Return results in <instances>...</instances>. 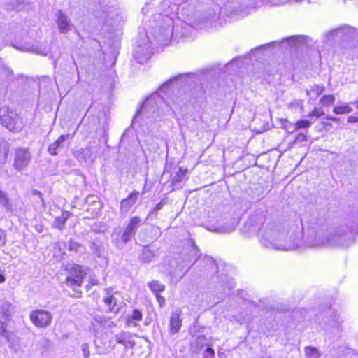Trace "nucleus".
<instances>
[{"instance_id": "obj_36", "label": "nucleus", "mask_w": 358, "mask_h": 358, "mask_svg": "<svg viewBox=\"0 0 358 358\" xmlns=\"http://www.w3.org/2000/svg\"><path fill=\"white\" fill-rule=\"evenodd\" d=\"M194 250H196V253L198 255V259H199L201 256V253H200L199 248H197V246L196 245V244L194 242H192L191 243L190 246L188 248V252L186 254H187V255H189L190 257H194Z\"/></svg>"}, {"instance_id": "obj_13", "label": "nucleus", "mask_w": 358, "mask_h": 358, "mask_svg": "<svg viewBox=\"0 0 358 358\" xmlns=\"http://www.w3.org/2000/svg\"><path fill=\"white\" fill-rule=\"evenodd\" d=\"M181 310H176L171 313L169 321V331L171 334H177L182 325V319L180 318Z\"/></svg>"}, {"instance_id": "obj_17", "label": "nucleus", "mask_w": 358, "mask_h": 358, "mask_svg": "<svg viewBox=\"0 0 358 358\" xmlns=\"http://www.w3.org/2000/svg\"><path fill=\"white\" fill-rule=\"evenodd\" d=\"M170 266L171 270L169 273L171 278L175 279L176 280H180L183 276L179 275L178 274V271H180L182 268H183L184 264H182V263H181L180 260L173 261L171 262Z\"/></svg>"}, {"instance_id": "obj_54", "label": "nucleus", "mask_w": 358, "mask_h": 358, "mask_svg": "<svg viewBox=\"0 0 358 358\" xmlns=\"http://www.w3.org/2000/svg\"><path fill=\"white\" fill-rule=\"evenodd\" d=\"M93 284H94V285H96V282H95V281H93Z\"/></svg>"}, {"instance_id": "obj_6", "label": "nucleus", "mask_w": 358, "mask_h": 358, "mask_svg": "<svg viewBox=\"0 0 358 358\" xmlns=\"http://www.w3.org/2000/svg\"><path fill=\"white\" fill-rule=\"evenodd\" d=\"M52 319L51 313L44 310H36L30 314V320L35 326L40 328L48 327L51 324Z\"/></svg>"}, {"instance_id": "obj_39", "label": "nucleus", "mask_w": 358, "mask_h": 358, "mask_svg": "<svg viewBox=\"0 0 358 358\" xmlns=\"http://www.w3.org/2000/svg\"><path fill=\"white\" fill-rule=\"evenodd\" d=\"M324 114V111L321 109L315 108L309 115V117H320Z\"/></svg>"}, {"instance_id": "obj_44", "label": "nucleus", "mask_w": 358, "mask_h": 358, "mask_svg": "<svg viewBox=\"0 0 358 358\" xmlns=\"http://www.w3.org/2000/svg\"><path fill=\"white\" fill-rule=\"evenodd\" d=\"M158 302L159 303L160 306H162L165 303V299L164 297L159 295V294H156Z\"/></svg>"}, {"instance_id": "obj_27", "label": "nucleus", "mask_w": 358, "mask_h": 358, "mask_svg": "<svg viewBox=\"0 0 358 358\" xmlns=\"http://www.w3.org/2000/svg\"><path fill=\"white\" fill-rule=\"evenodd\" d=\"M82 154L84 155L85 161L94 162L96 155L93 154L91 147H87L82 150Z\"/></svg>"}, {"instance_id": "obj_45", "label": "nucleus", "mask_w": 358, "mask_h": 358, "mask_svg": "<svg viewBox=\"0 0 358 358\" xmlns=\"http://www.w3.org/2000/svg\"><path fill=\"white\" fill-rule=\"evenodd\" d=\"M348 122L350 123L358 122V117L349 116L348 117Z\"/></svg>"}, {"instance_id": "obj_4", "label": "nucleus", "mask_w": 358, "mask_h": 358, "mask_svg": "<svg viewBox=\"0 0 358 358\" xmlns=\"http://www.w3.org/2000/svg\"><path fill=\"white\" fill-rule=\"evenodd\" d=\"M0 120L1 124L11 131L19 132L24 126L23 120L6 107L0 109Z\"/></svg>"}, {"instance_id": "obj_29", "label": "nucleus", "mask_w": 358, "mask_h": 358, "mask_svg": "<svg viewBox=\"0 0 358 358\" xmlns=\"http://www.w3.org/2000/svg\"><path fill=\"white\" fill-rule=\"evenodd\" d=\"M303 36L301 35H295L285 38V40L287 41L289 44L291 45H296L299 43H301L303 41Z\"/></svg>"}, {"instance_id": "obj_24", "label": "nucleus", "mask_w": 358, "mask_h": 358, "mask_svg": "<svg viewBox=\"0 0 358 358\" xmlns=\"http://www.w3.org/2000/svg\"><path fill=\"white\" fill-rule=\"evenodd\" d=\"M0 204L5 207L7 210H10L12 208L10 199L7 194L0 189Z\"/></svg>"}, {"instance_id": "obj_14", "label": "nucleus", "mask_w": 358, "mask_h": 358, "mask_svg": "<svg viewBox=\"0 0 358 358\" xmlns=\"http://www.w3.org/2000/svg\"><path fill=\"white\" fill-rule=\"evenodd\" d=\"M194 257H190L187 254H185L182 256L181 259L180 260L182 264H184L183 268H182L180 271H178V274L180 276H184L185 274L189 271V269L194 265V264L198 259V255L196 253V250H194Z\"/></svg>"}, {"instance_id": "obj_9", "label": "nucleus", "mask_w": 358, "mask_h": 358, "mask_svg": "<svg viewBox=\"0 0 358 358\" xmlns=\"http://www.w3.org/2000/svg\"><path fill=\"white\" fill-rule=\"evenodd\" d=\"M103 303L108 308L110 312L117 313L119 310V308L117 304V299L116 298L117 292H114L113 288H105L103 289Z\"/></svg>"}, {"instance_id": "obj_20", "label": "nucleus", "mask_w": 358, "mask_h": 358, "mask_svg": "<svg viewBox=\"0 0 358 358\" xmlns=\"http://www.w3.org/2000/svg\"><path fill=\"white\" fill-rule=\"evenodd\" d=\"M37 348L40 350L41 353H44L46 352L50 345V341L48 339L45 338H41L37 340L36 343Z\"/></svg>"}, {"instance_id": "obj_5", "label": "nucleus", "mask_w": 358, "mask_h": 358, "mask_svg": "<svg viewBox=\"0 0 358 358\" xmlns=\"http://www.w3.org/2000/svg\"><path fill=\"white\" fill-rule=\"evenodd\" d=\"M66 270L68 271L69 275L66 277L65 283L68 287L77 291L78 288L80 287L87 274L86 269L80 265L69 264L66 266Z\"/></svg>"}, {"instance_id": "obj_37", "label": "nucleus", "mask_w": 358, "mask_h": 358, "mask_svg": "<svg viewBox=\"0 0 358 358\" xmlns=\"http://www.w3.org/2000/svg\"><path fill=\"white\" fill-rule=\"evenodd\" d=\"M91 250L94 255L96 257H100L102 254V248L101 245H98L96 243H92L91 244Z\"/></svg>"}, {"instance_id": "obj_15", "label": "nucleus", "mask_w": 358, "mask_h": 358, "mask_svg": "<svg viewBox=\"0 0 358 358\" xmlns=\"http://www.w3.org/2000/svg\"><path fill=\"white\" fill-rule=\"evenodd\" d=\"M69 138H72L69 134L62 135L55 142L48 147V152L52 155H57L58 150L64 147V141Z\"/></svg>"}, {"instance_id": "obj_55", "label": "nucleus", "mask_w": 358, "mask_h": 358, "mask_svg": "<svg viewBox=\"0 0 358 358\" xmlns=\"http://www.w3.org/2000/svg\"><path fill=\"white\" fill-rule=\"evenodd\" d=\"M357 108H358V104H357Z\"/></svg>"}, {"instance_id": "obj_42", "label": "nucleus", "mask_w": 358, "mask_h": 358, "mask_svg": "<svg viewBox=\"0 0 358 358\" xmlns=\"http://www.w3.org/2000/svg\"><path fill=\"white\" fill-rule=\"evenodd\" d=\"M306 140V136L303 134H299L295 138V142H303Z\"/></svg>"}, {"instance_id": "obj_33", "label": "nucleus", "mask_w": 358, "mask_h": 358, "mask_svg": "<svg viewBox=\"0 0 358 358\" xmlns=\"http://www.w3.org/2000/svg\"><path fill=\"white\" fill-rule=\"evenodd\" d=\"M142 318H143L142 313L139 310L135 309L133 310L131 315L127 318V322L129 323L131 320H133L135 321H141V320H142Z\"/></svg>"}, {"instance_id": "obj_22", "label": "nucleus", "mask_w": 358, "mask_h": 358, "mask_svg": "<svg viewBox=\"0 0 358 358\" xmlns=\"http://www.w3.org/2000/svg\"><path fill=\"white\" fill-rule=\"evenodd\" d=\"M236 227V225L235 224H224L220 226L219 227H217L215 229H213V231H217L218 233L221 234H228L231 233V231H234Z\"/></svg>"}, {"instance_id": "obj_2", "label": "nucleus", "mask_w": 358, "mask_h": 358, "mask_svg": "<svg viewBox=\"0 0 358 358\" xmlns=\"http://www.w3.org/2000/svg\"><path fill=\"white\" fill-rule=\"evenodd\" d=\"M350 243L346 236L330 235L322 231L310 234L306 239L305 245L308 248H317L321 247H348Z\"/></svg>"}, {"instance_id": "obj_21", "label": "nucleus", "mask_w": 358, "mask_h": 358, "mask_svg": "<svg viewBox=\"0 0 358 358\" xmlns=\"http://www.w3.org/2000/svg\"><path fill=\"white\" fill-rule=\"evenodd\" d=\"M333 111L337 115L348 114L352 111V108L348 104L345 103L342 106H336Z\"/></svg>"}, {"instance_id": "obj_23", "label": "nucleus", "mask_w": 358, "mask_h": 358, "mask_svg": "<svg viewBox=\"0 0 358 358\" xmlns=\"http://www.w3.org/2000/svg\"><path fill=\"white\" fill-rule=\"evenodd\" d=\"M135 233L127 226L123 232L121 234L120 238L122 243H126L131 241Z\"/></svg>"}, {"instance_id": "obj_46", "label": "nucleus", "mask_w": 358, "mask_h": 358, "mask_svg": "<svg viewBox=\"0 0 358 358\" xmlns=\"http://www.w3.org/2000/svg\"><path fill=\"white\" fill-rule=\"evenodd\" d=\"M32 193L33 194L38 196L41 199V200L43 201L42 194L41 192L34 189L33 190Z\"/></svg>"}, {"instance_id": "obj_26", "label": "nucleus", "mask_w": 358, "mask_h": 358, "mask_svg": "<svg viewBox=\"0 0 358 358\" xmlns=\"http://www.w3.org/2000/svg\"><path fill=\"white\" fill-rule=\"evenodd\" d=\"M324 87L323 85H314L311 87L310 90H306V94L308 96L315 94L316 96H318L324 92Z\"/></svg>"}, {"instance_id": "obj_18", "label": "nucleus", "mask_w": 358, "mask_h": 358, "mask_svg": "<svg viewBox=\"0 0 358 358\" xmlns=\"http://www.w3.org/2000/svg\"><path fill=\"white\" fill-rule=\"evenodd\" d=\"M187 171V169H183L181 167L178 169L172 178L171 182L174 187L178 188L180 186V182L183 181L186 176Z\"/></svg>"}, {"instance_id": "obj_31", "label": "nucleus", "mask_w": 358, "mask_h": 358, "mask_svg": "<svg viewBox=\"0 0 358 358\" xmlns=\"http://www.w3.org/2000/svg\"><path fill=\"white\" fill-rule=\"evenodd\" d=\"M150 289L155 293V294L164 289V285L157 281H152L149 284Z\"/></svg>"}, {"instance_id": "obj_40", "label": "nucleus", "mask_w": 358, "mask_h": 358, "mask_svg": "<svg viewBox=\"0 0 358 358\" xmlns=\"http://www.w3.org/2000/svg\"><path fill=\"white\" fill-rule=\"evenodd\" d=\"M163 206H164V203H163V201H162L161 202H159L158 204L156 205V206L155 207V208L153 209L152 211H151L148 213V217L154 215L155 211L160 210L163 208Z\"/></svg>"}, {"instance_id": "obj_47", "label": "nucleus", "mask_w": 358, "mask_h": 358, "mask_svg": "<svg viewBox=\"0 0 358 358\" xmlns=\"http://www.w3.org/2000/svg\"><path fill=\"white\" fill-rule=\"evenodd\" d=\"M137 53H138L137 52H136L134 53V57H136V60H137L138 62H140V63H143V62H144V60H145V59H148V57H145V58H144V59H141V58L138 57V55H137Z\"/></svg>"}, {"instance_id": "obj_19", "label": "nucleus", "mask_w": 358, "mask_h": 358, "mask_svg": "<svg viewBox=\"0 0 358 358\" xmlns=\"http://www.w3.org/2000/svg\"><path fill=\"white\" fill-rule=\"evenodd\" d=\"M155 257V253L151 251L148 248H144L142 250L141 259L143 262L150 263L154 260Z\"/></svg>"}, {"instance_id": "obj_50", "label": "nucleus", "mask_w": 358, "mask_h": 358, "mask_svg": "<svg viewBox=\"0 0 358 358\" xmlns=\"http://www.w3.org/2000/svg\"><path fill=\"white\" fill-rule=\"evenodd\" d=\"M6 280V278L3 274L0 273V283L4 282Z\"/></svg>"}, {"instance_id": "obj_49", "label": "nucleus", "mask_w": 358, "mask_h": 358, "mask_svg": "<svg viewBox=\"0 0 358 358\" xmlns=\"http://www.w3.org/2000/svg\"><path fill=\"white\" fill-rule=\"evenodd\" d=\"M327 119L334 122H337L339 120L338 117H327Z\"/></svg>"}, {"instance_id": "obj_41", "label": "nucleus", "mask_w": 358, "mask_h": 358, "mask_svg": "<svg viewBox=\"0 0 358 358\" xmlns=\"http://www.w3.org/2000/svg\"><path fill=\"white\" fill-rule=\"evenodd\" d=\"M204 356H205V358H213L214 350L211 348H208L205 350Z\"/></svg>"}, {"instance_id": "obj_25", "label": "nucleus", "mask_w": 358, "mask_h": 358, "mask_svg": "<svg viewBox=\"0 0 358 358\" xmlns=\"http://www.w3.org/2000/svg\"><path fill=\"white\" fill-rule=\"evenodd\" d=\"M141 219L138 216H134L131 217L127 224V227L130 228L135 234L140 227Z\"/></svg>"}, {"instance_id": "obj_16", "label": "nucleus", "mask_w": 358, "mask_h": 358, "mask_svg": "<svg viewBox=\"0 0 358 358\" xmlns=\"http://www.w3.org/2000/svg\"><path fill=\"white\" fill-rule=\"evenodd\" d=\"M71 214L68 211H62L59 216L55 217L53 222V227L59 229L63 230L65 227V223L66 220L70 217Z\"/></svg>"}, {"instance_id": "obj_11", "label": "nucleus", "mask_w": 358, "mask_h": 358, "mask_svg": "<svg viewBox=\"0 0 358 358\" xmlns=\"http://www.w3.org/2000/svg\"><path fill=\"white\" fill-rule=\"evenodd\" d=\"M133 334L129 331H122L114 336V340L119 344L123 345L124 348H133L136 343L132 339Z\"/></svg>"}, {"instance_id": "obj_3", "label": "nucleus", "mask_w": 358, "mask_h": 358, "mask_svg": "<svg viewBox=\"0 0 358 358\" xmlns=\"http://www.w3.org/2000/svg\"><path fill=\"white\" fill-rule=\"evenodd\" d=\"M157 20L161 24L155 30V37L160 45H166L173 35V23L171 18L168 16L159 15Z\"/></svg>"}, {"instance_id": "obj_12", "label": "nucleus", "mask_w": 358, "mask_h": 358, "mask_svg": "<svg viewBox=\"0 0 358 358\" xmlns=\"http://www.w3.org/2000/svg\"><path fill=\"white\" fill-rule=\"evenodd\" d=\"M139 192L134 191L129 196L122 200L120 203V212L122 213H127L131 207L136 203L138 199Z\"/></svg>"}, {"instance_id": "obj_30", "label": "nucleus", "mask_w": 358, "mask_h": 358, "mask_svg": "<svg viewBox=\"0 0 358 358\" xmlns=\"http://www.w3.org/2000/svg\"><path fill=\"white\" fill-rule=\"evenodd\" d=\"M307 358H319L320 353L317 348L313 347H307L305 349Z\"/></svg>"}, {"instance_id": "obj_43", "label": "nucleus", "mask_w": 358, "mask_h": 358, "mask_svg": "<svg viewBox=\"0 0 358 358\" xmlns=\"http://www.w3.org/2000/svg\"><path fill=\"white\" fill-rule=\"evenodd\" d=\"M286 2H287V0H272L271 3L274 6H280L285 4Z\"/></svg>"}, {"instance_id": "obj_53", "label": "nucleus", "mask_w": 358, "mask_h": 358, "mask_svg": "<svg viewBox=\"0 0 358 358\" xmlns=\"http://www.w3.org/2000/svg\"><path fill=\"white\" fill-rule=\"evenodd\" d=\"M93 284H94V285H96V282H95V281H93Z\"/></svg>"}, {"instance_id": "obj_8", "label": "nucleus", "mask_w": 358, "mask_h": 358, "mask_svg": "<svg viewBox=\"0 0 358 358\" xmlns=\"http://www.w3.org/2000/svg\"><path fill=\"white\" fill-rule=\"evenodd\" d=\"M13 312L12 304L6 301L1 300L0 303V334L3 335L6 328V323Z\"/></svg>"}, {"instance_id": "obj_10", "label": "nucleus", "mask_w": 358, "mask_h": 358, "mask_svg": "<svg viewBox=\"0 0 358 358\" xmlns=\"http://www.w3.org/2000/svg\"><path fill=\"white\" fill-rule=\"evenodd\" d=\"M55 17L56 23L61 33L66 34L72 29L73 24L71 20L62 10H57Z\"/></svg>"}, {"instance_id": "obj_7", "label": "nucleus", "mask_w": 358, "mask_h": 358, "mask_svg": "<svg viewBox=\"0 0 358 358\" xmlns=\"http://www.w3.org/2000/svg\"><path fill=\"white\" fill-rule=\"evenodd\" d=\"M30 160V152L26 149L18 148L15 150L13 166L18 171H21L28 166Z\"/></svg>"}, {"instance_id": "obj_32", "label": "nucleus", "mask_w": 358, "mask_h": 358, "mask_svg": "<svg viewBox=\"0 0 358 358\" xmlns=\"http://www.w3.org/2000/svg\"><path fill=\"white\" fill-rule=\"evenodd\" d=\"M194 345L199 349L207 345V339L205 336H199L196 338Z\"/></svg>"}, {"instance_id": "obj_51", "label": "nucleus", "mask_w": 358, "mask_h": 358, "mask_svg": "<svg viewBox=\"0 0 358 358\" xmlns=\"http://www.w3.org/2000/svg\"><path fill=\"white\" fill-rule=\"evenodd\" d=\"M338 30L339 29L333 30L329 34V35H333L334 33L337 32Z\"/></svg>"}, {"instance_id": "obj_35", "label": "nucleus", "mask_w": 358, "mask_h": 358, "mask_svg": "<svg viewBox=\"0 0 358 358\" xmlns=\"http://www.w3.org/2000/svg\"><path fill=\"white\" fill-rule=\"evenodd\" d=\"M69 249L71 251H75L76 252H80V248H82L81 245L78 242L71 239L68 242Z\"/></svg>"}, {"instance_id": "obj_34", "label": "nucleus", "mask_w": 358, "mask_h": 358, "mask_svg": "<svg viewBox=\"0 0 358 358\" xmlns=\"http://www.w3.org/2000/svg\"><path fill=\"white\" fill-rule=\"evenodd\" d=\"M311 125V122L309 120H299L294 125V130H297L301 128H308Z\"/></svg>"}, {"instance_id": "obj_28", "label": "nucleus", "mask_w": 358, "mask_h": 358, "mask_svg": "<svg viewBox=\"0 0 358 358\" xmlns=\"http://www.w3.org/2000/svg\"><path fill=\"white\" fill-rule=\"evenodd\" d=\"M335 101V97L334 95H324L320 99V104L322 106H328Z\"/></svg>"}, {"instance_id": "obj_1", "label": "nucleus", "mask_w": 358, "mask_h": 358, "mask_svg": "<svg viewBox=\"0 0 358 358\" xmlns=\"http://www.w3.org/2000/svg\"><path fill=\"white\" fill-rule=\"evenodd\" d=\"M262 245L267 248L279 250H295L300 246L301 232H287L277 224H268L261 233Z\"/></svg>"}, {"instance_id": "obj_52", "label": "nucleus", "mask_w": 358, "mask_h": 358, "mask_svg": "<svg viewBox=\"0 0 358 358\" xmlns=\"http://www.w3.org/2000/svg\"><path fill=\"white\" fill-rule=\"evenodd\" d=\"M3 160H4V162H6V160H7V152L6 151L5 152V156H4Z\"/></svg>"}, {"instance_id": "obj_48", "label": "nucleus", "mask_w": 358, "mask_h": 358, "mask_svg": "<svg viewBox=\"0 0 358 358\" xmlns=\"http://www.w3.org/2000/svg\"><path fill=\"white\" fill-rule=\"evenodd\" d=\"M6 235H5V231L2 229H0V241L3 238H5Z\"/></svg>"}, {"instance_id": "obj_38", "label": "nucleus", "mask_w": 358, "mask_h": 358, "mask_svg": "<svg viewBox=\"0 0 358 358\" xmlns=\"http://www.w3.org/2000/svg\"><path fill=\"white\" fill-rule=\"evenodd\" d=\"M82 350L83 352V355L85 358H89L90 355V352L89 349V345L87 343H83L81 345Z\"/></svg>"}]
</instances>
